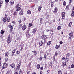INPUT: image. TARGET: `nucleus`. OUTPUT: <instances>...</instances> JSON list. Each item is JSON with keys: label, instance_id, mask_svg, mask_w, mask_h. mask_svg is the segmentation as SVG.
Here are the masks:
<instances>
[{"label": "nucleus", "instance_id": "obj_18", "mask_svg": "<svg viewBox=\"0 0 74 74\" xmlns=\"http://www.w3.org/2000/svg\"><path fill=\"white\" fill-rule=\"evenodd\" d=\"M72 23H73L71 21L68 24V26L69 27H71V25H72Z\"/></svg>", "mask_w": 74, "mask_h": 74}, {"label": "nucleus", "instance_id": "obj_63", "mask_svg": "<svg viewBox=\"0 0 74 74\" xmlns=\"http://www.w3.org/2000/svg\"><path fill=\"white\" fill-rule=\"evenodd\" d=\"M29 73H30V71H27V74H29Z\"/></svg>", "mask_w": 74, "mask_h": 74}, {"label": "nucleus", "instance_id": "obj_29", "mask_svg": "<svg viewBox=\"0 0 74 74\" xmlns=\"http://www.w3.org/2000/svg\"><path fill=\"white\" fill-rule=\"evenodd\" d=\"M66 15V13L64 12H62V13L61 14V15L62 16H65V15Z\"/></svg>", "mask_w": 74, "mask_h": 74}, {"label": "nucleus", "instance_id": "obj_49", "mask_svg": "<svg viewBox=\"0 0 74 74\" xmlns=\"http://www.w3.org/2000/svg\"><path fill=\"white\" fill-rule=\"evenodd\" d=\"M31 64H28V66H27V68H29V67H30V66H31Z\"/></svg>", "mask_w": 74, "mask_h": 74}, {"label": "nucleus", "instance_id": "obj_10", "mask_svg": "<svg viewBox=\"0 0 74 74\" xmlns=\"http://www.w3.org/2000/svg\"><path fill=\"white\" fill-rule=\"evenodd\" d=\"M41 38L43 40H45L47 38V36L42 35L41 36Z\"/></svg>", "mask_w": 74, "mask_h": 74}, {"label": "nucleus", "instance_id": "obj_45", "mask_svg": "<svg viewBox=\"0 0 74 74\" xmlns=\"http://www.w3.org/2000/svg\"><path fill=\"white\" fill-rule=\"evenodd\" d=\"M62 19H65V16H62Z\"/></svg>", "mask_w": 74, "mask_h": 74}, {"label": "nucleus", "instance_id": "obj_22", "mask_svg": "<svg viewBox=\"0 0 74 74\" xmlns=\"http://www.w3.org/2000/svg\"><path fill=\"white\" fill-rule=\"evenodd\" d=\"M36 32H37V29L36 28H35L34 29H33V32L34 33H35Z\"/></svg>", "mask_w": 74, "mask_h": 74}, {"label": "nucleus", "instance_id": "obj_62", "mask_svg": "<svg viewBox=\"0 0 74 74\" xmlns=\"http://www.w3.org/2000/svg\"><path fill=\"white\" fill-rule=\"evenodd\" d=\"M65 57H63L62 58V60H65Z\"/></svg>", "mask_w": 74, "mask_h": 74}, {"label": "nucleus", "instance_id": "obj_19", "mask_svg": "<svg viewBox=\"0 0 74 74\" xmlns=\"http://www.w3.org/2000/svg\"><path fill=\"white\" fill-rule=\"evenodd\" d=\"M10 4L11 5H14V1H10Z\"/></svg>", "mask_w": 74, "mask_h": 74}, {"label": "nucleus", "instance_id": "obj_28", "mask_svg": "<svg viewBox=\"0 0 74 74\" xmlns=\"http://www.w3.org/2000/svg\"><path fill=\"white\" fill-rule=\"evenodd\" d=\"M36 67L37 69H39L40 68V65L39 64H38L36 66Z\"/></svg>", "mask_w": 74, "mask_h": 74}, {"label": "nucleus", "instance_id": "obj_2", "mask_svg": "<svg viewBox=\"0 0 74 74\" xmlns=\"http://www.w3.org/2000/svg\"><path fill=\"white\" fill-rule=\"evenodd\" d=\"M12 41V36L9 35L8 36V39H7V42L8 44L11 42V41Z\"/></svg>", "mask_w": 74, "mask_h": 74}, {"label": "nucleus", "instance_id": "obj_13", "mask_svg": "<svg viewBox=\"0 0 74 74\" xmlns=\"http://www.w3.org/2000/svg\"><path fill=\"white\" fill-rule=\"evenodd\" d=\"M32 52H34V56H36L37 55V51H36V50H35L34 51H32Z\"/></svg>", "mask_w": 74, "mask_h": 74}, {"label": "nucleus", "instance_id": "obj_54", "mask_svg": "<svg viewBox=\"0 0 74 74\" xmlns=\"http://www.w3.org/2000/svg\"><path fill=\"white\" fill-rule=\"evenodd\" d=\"M44 68H43V67H41L40 68V69L41 70H42Z\"/></svg>", "mask_w": 74, "mask_h": 74}, {"label": "nucleus", "instance_id": "obj_34", "mask_svg": "<svg viewBox=\"0 0 74 74\" xmlns=\"http://www.w3.org/2000/svg\"><path fill=\"white\" fill-rule=\"evenodd\" d=\"M31 26H32V23H29L28 25V27H31Z\"/></svg>", "mask_w": 74, "mask_h": 74}, {"label": "nucleus", "instance_id": "obj_52", "mask_svg": "<svg viewBox=\"0 0 74 74\" xmlns=\"http://www.w3.org/2000/svg\"><path fill=\"white\" fill-rule=\"evenodd\" d=\"M5 2L6 3H8L9 2V0H5Z\"/></svg>", "mask_w": 74, "mask_h": 74}, {"label": "nucleus", "instance_id": "obj_12", "mask_svg": "<svg viewBox=\"0 0 74 74\" xmlns=\"http://www.w3.org/2000/svg\"><path fill=\"white\" fill-rule=\"evenodd\" d=\"M43 42L42 41H41L39 42V47H41V46H42L43 45Z\"/></svg>", "mask_w": 74, "mask_h": 74}, {"label": "nucleus", "instance_id": "obj_8", "mask_svg": "<svg viewBox=\"0 0 74 74\" xmlns=\"http://www.w3.org/2000/svg\"><path fill=\"white\" fill-rule=\"evenodd\" d=\"M7 64L4 63L3 64L2 69L3 70L4 69V68H7Z\"/></svg>", "mask_w": 74, "mask_h": 74}, {"label": "nucleus", "instance_id": "obj_4", "mask_svg": "<svg viewBox=\"0 0 74 74\" xmlns=\"http://www.w3.org/2000/svg\"><path fill=\"white\" fill-rule=\"evenodd\" d=\"M8 27L10 29V31L11 33H12V30H13V27L12 26V25H8Z\"/></svg>", "mask_w": 74, "mask_h": 74}, {"label": "nucleus", "instance_id": "obj_47", "mask_svg": "<svg viewBox=\"0 0 74 74\" xmlns=\"http://www.w3.org/2000/svg\"><path fill=\"white\" fill-rule=\"evenodd\" d=\"M22 22V21L21 20V19H20L19 21H18V22H19V24L21 23Z\"/></svg>", "mask_w": 74, "mask_h": 74}, {"label": "nucleus", "instance_id": "obj_25", "mask_svg": "<svg viewBox=\"0 0 74 74\" xmlns=\"http://www.w3.org/2000/svg\"><path fill=\"white\" fill-rule=\"evenodd\" d=\"M2 5H3V1L1 0H0V8L2 6Z\"/></svg>", "mask_w": 74, "mask_h": 74}, {"label": "nucleus", "instance_id": "obj_48", "mask_svg": "<svg viewBox=\"0 0 74 74\" xmlns=\"http://www.w3.org/2000/svg\"><path fill=\"white\" fill-rule=\"evenodd\" d=\"M53 58V61H55V56H54Z\"/></svg>", "mask_w": 74, "mask_h": 74}, {"label": "nucleus", "instance_id": "obj_5", "mask_svg": "<svg viewBox=\"0 0 74 74\" xmlns=\"http://www.w3.org/2000/svg\"><path fill=\"white\" fill-rule=\"evenodd\" d=\"M21 28L23 31H25V30L26 29V25L25 24L24 25H23L21 27Z\"/></svg>", "mask_w": 74, "mask_h": 74}, {"label": "nucleus", "instance_id": "obj_50", "mask_svg": "<svg viewBox=\"0 0 74 74\" xmlns=\"http://www.w3.org/2000/svg\"><path fill=\"white\" fill-rule=\"evenodd\" d=\"M66 55V56H67V57H69L70 56V53H67Z\"/></svg>", "mask_w": 74, "mask_h": 74}, {"label": "nucleus", "instance_id": "obj_51", "mask_svg": "<svg viewBox=\"0 0 74 74\" xmlns=\"http://www.w3.org/2000/svg\"><path fill=\"white\" fill-rule=\"evenodd\" d=\"M58 53H57V52H56L55 53V56H58Z\"/></svg>", "mask_w": 74, "mask_h": 74}, {"label": "nucleus", "instance_id": "obj_21", "mask_svg": "<svg viewBox=\"0 0 74 74\" xmlns=\"http://www.w3.org/2000/svg\"><path fill=\"white\" fill-rule=\"evenodd\" d=\"M59 48H60V45H56V49H59Z\"/></svg>", "mask_w": 74, "mask_h": 74}, {"label": "nucleus", "instance_id": "obj_42", "mask_svg": "<svg viewBox=\"0 0 74 74\" xmlns=\"http://www.w3.org/2000/svg\"><path fill=\"white\" fill-rule=\"evenodd\" d=\"M71 68H72L73 69V68H74V65L73 64H72L71 66Z\"/></svg>", "mask_w": 74, "mask_h": 74}, {"label": "nucleus", "instance_id": "obj_11", "mask_svg": "<svg viewBox=\"0 0 74 74\" xmlns=\"http://www.w3.org/2000/svg\"><path fill=\"white\" fill-rule=\"evenodd\" d=\"M66 65V62H62V67H65Z\"/></svg>", "mask_w": 74, "mask_h": 74}, {"label": "nucleus", "instance_id": "obj_60", "mask_svg": "<svg viewBox=\"0 0 74 74\" xmlns=\"http://www.w3.org/2000/svg\"><path fill=\"white\" fill-rule=\"evenodd\" d=\"M14 74H18V73L17 72H15L14 73Z\"/></svg>", "mask_w": 74, "mask_h": 74}, {"label": "nucleus", "instance_id": "obj_26", "mask_svg": "<svg viewBox=\"0 0 74 74\" xmlns=\"http://www.w3.org/2000/svg\"><path fill=\"white\" fill-rule=\"evenodd\" d=\"M51 7H54V3L53 2H51Z\"/></svg>", "mask_w": 74, "mask_h": 74}, {"label": "nucleus", "instance_id": "obj_40", "mask_svg": "<svg viewBox=\"0 0 74 74\" xmlns=\"http://www.w3.org/2000/svg\"><path fill=\"white\" fill-rule=\"evenodd\" d=\"M51 44V41H49L47 43V45H49Z\"/></svg>", "mask_w": 74, "mask_h": 74}, {"label": "nucleus", "instance_id": "obj_20", "mask_svg": "<svg viewBox=\"0 0 74 74\" xmlns=\"http://www.w3.org/2000/svg\"><path fill=\"white\" fill-rule=\"evenodd\" d=\"M69 58H66L65 59V62H69Z\"/></svg>", "mask_w": 74, "mask_h": 74}, {"label": "nucleus", "instance_id": "obj_53", "mask_svg": "<svg viewBox=\"0 0 74 74\" xmlns=\"http://www.w3.org/2000/svg\"><path fill=\"white\" fill-rule=\"evenodd\" d=\"M19 29H20L22 27V24H20V25H19Z\"/></svg>", "mask_w": 74, "mask_h": 74}, {"label": "nucleus", "instance_id": "obj_36", "mask_svg": "<svg viewBox=\"0 0 74 74\" xmlns=\"http://www.w3.org/2000/svg\"><path fill=\"white\" fill-rule=\"evenodd\" d=\"M53 65V64H52V62H51L50 63L49 66H51V68H52V66Z\"/></svg>", "mask_w": 74, "mask_h": 74}, {"label": "nucleus", "instance_id": "obj_46", "mask_svg": "<svg viewBox=\"0 0 74 74\" xmlns=\"http://www.w3.org/2000/svg\"><path fill=\"white\" fill-rule=\"evenodd\" d=\"M19 4H17L16 5V8H18V7H19Z\"/></svg>", "mask_w": 74, "mask_h": 74}, {"label": "nucleus", "instance_id": "obj_56", "mask_svg": "<svg viewBox=\"0 0 74 74\" xmlns=\"http://www.w3.org/2000/svg\"><path fill=\"white\" fill-rule=\"evenodd\" d=\"M20 49V51H22V49H23V47H21V48Z\"/></svg>", "mask_w": 74, "mask_h": 74}, {"label": "nucleus", "instance_id": "obj_24", "mask_svg": "<svg viewBox=\"0 0 74 74\" xmlns=\"http://www.w3.org/2000/svg\"><path fill=\"white\" fill-rule=\"evenodd\" d=\"M69 7H70V5H67L66 7L65 10H69Z\"/></svg>", "mask_w": 74, "mask_h": 74}, {"label": "nucleus", "instance_id": "obj_3", "mask_svg": "<svg viewBox=\"0 0 74 74\" xmlns=\"http://www.w3.org/2000/svg\"><path fill=\"white\" fill-rule=\"evenodd\" d=\"M74 35V34H73V32H72L71 31V32L69 33V36L70 37L69 38V40H71V37L73 36V35Z\"/></svg>", "mask_w": 74, "mask_h": 74}, {"label": "nucleus", "instance_id": "obj_33", "mask_svg": "<svg viewBox=\"0 0 74 74\" xmlns=\"http://www.w3.org/2000/svg\"><path fill=\"white\" fill-rule=\"evenodd\" d=\"M14 16H15V15H17V13H16V12H14L13 14Z\"/></svg>", "mask_w": 74, "mask_h": 74}, {"label": "nucleus", "instance_id": "obj_7", "mask_svg": "<svg viewBox=\"0 0 74 74\" xmlns=\"http://www.w3.org/2000/svg\"><path fill=\"white\" fill-rule=\"evenodd\" d=\"M23 9H21V10L20 12L19 13V14L20 15H21H21H23Z\"/></svg>", "mask_w": 74, "mask_h": 74}, {"label": "nucleus", "instance_id": "obj_14", "mask_svg": "<svg viewBox=\"0 0 74 74\" xmlns=\"http://www.w3.org/2000/svg\"><path fill=\"white\" fill-rule=\"evenodd\" d=\"M15 51H16V49H14L12 53V55H14L15 54Z\"/></svg>", "mask_w": 74, "mask_h": 74}, {"label": "nucleus", "instance_id": "obj_61", "mask_svg": "<svg viewBox=\"0 0 74 74\" xmlns=\"http://www.w3.org/2000/svg\"><path fill=\"white\" fill-rule=\"evenodd\" d=\"M60 44H63V42L62 41L60 42Z\"/></svg>", "mask_w": 74, "mask_h": 74}, {"label": "nucleus", "instance_id": "obj_44", "mask_svg": "<svg viewBox=\"0 0 74 74\" xmlns=\"http://www.w3.org/2000/svg\"><path fill=\"white\" fill-rule=\"evenodd\" d=\"M50 71V70H49V69H48L47 71V74H49V73Z\"/></svg>", "mask_w": 74, "mask_h": 74}, {"label": "nucleus", "instance_id": "obj_43", "mask_svg": "<svg viewBox=\"0 0 74 74\" xmlns=\"http://www.w3.org/2000/svg\"><path fill=\"white\" fill-rule=\"evenodd\" d=\"M47 56L46 54H45L44 55V58H45V59H47Z\"/></svg>", "mask_w": 74, "mask_h": 74}, {"label": "nucleus", "instance_id": "obj_15", "mask_svg": "<svg viewBox=\"0 0 74 74\" xmlns=\"http://www.w3.org/2000/svg\"><path fill=\"white\" fill-rule=\"evenodd\" d=\"M27 14H28V15H30V14H32V12H31V11H30V10H29L27 11Z\"/></svg>", "mask_w": 74, "mask_h": 74}, {"label": "nucleus", "instance_id": "obj_39", "mask_svg": "<svg viewBox=\"0 0 74 74\" xmlns=\"http://www.w3.org/2000/svg\"><path fill=\"white\" fill-rule=\"evenodd\" d=\"M42 59H43V57L41 56L39 58L40 61H41V60H42Z\"/></svg>", "mask_w": 74, "mask_h": 74}, {"label": "nucleus", "instance_id": "obj_16", "mask_svg": "<svg viewBox=\"0 0 74 74\" xmlns=\"http://www.w3.org/2000/svg\"><path fill=\"white\" fill-rule=\"evenodd\" d=\"M26 36L27 38H29V37H30V33H27V34H26Z\"/></svg>", "mask_w": 74, "mask_h": 74}, {"label": "nucleus", "instance_id": "obj_64", "mask_svg": "<svg viewBox=\"0 0 74 74\" xmlns=\"http://www.w3.org/2000/svg\"><path fill=\"white\" fill-rule=\"evenodd\" d=\"M32 74H36V73L35 72H33Z\"/></svg>", "mask_w": 74, "mask_h": 74}, {"label": "nucleus", "instance_id": "obj_31", "mask_svg": "<svg viewBox=\"0 0 74 74\" xmlns=\"http://www.w3.org/2000/svg\"><path fill=\"white\" fill-rule=\"evenodd\" d=\"M63 5H64V6H66V5L67 4V3L66 1H64L63 3Z\"/></svg>", "mask_w": 74, "mask_h": 74}, {"label": "nucleus", "instance_id": "obj_57", "mask_svg": "<svg viewBox=\"0 0 74 74\" xmlns=\"http://www.w3.org/2000/svg\"><path fill=\"white\" fill-rule=\"evenodd\" d=\"M43 20V19L42 18H40V22H42Z\"/></svg>", "mask_w": 74, "mask_h": 74}, {"label": "nucleus", "instance_id": "obj_38", "mask_svg": "<svg viewBox=\"0 0 74 74\" xmlns=\"http://www.w3.org/2000/svg\"><path fill=\"white\" fill-rule=\"evenodd\" d=\"M58 30H60L61 29V27L60 26H58L57 27Z\"/></svg>", "mask_w": 74, "mask_h": 74}, {"label": "nucleus", "instance_id": "obj_30", "mask_svg": "<svg viewBox=\"0 0 74 74\" xmlns=\"http://www.w3.org/2000/svg\"><path fill=\"white\" fill-rule=\"evenodd\" d=\"M21 9V8L20 7H19L17 9L16 11H20Z\"/></svg>", "mask_w": 74, "mask_h": 74}, {"label": "nucleus", "instance_id": "obj_17", "mask_svg": "<svg viewBox=\"0 0 74 74\" xmlns=\"http://www.w3.org/2000/svg\"><path fill=\"white\" fill-rule=\"evenodd\" d=\"M58 74H63V73L62 71L61 70H59L58 72Z\"/></svg>", "mask_w": 74, "mask_h": 74}, {"label": "nucleus", "instance_id": "obj_9", "mask_svg": "<svg viewBox=\"0 0 74 74\" xmlns=\"http://www.w3.org/2000/svg\"><path fill=\"white\" fill-rule=\"evenodd\" d=\"M10 66L11 68L13 69L15 67V64L14 63H12L10 64Z\"/></svg>", "mask_w": 74, "mask_h": 74}, {"label": "nucleus", "instance_id": "obj_32", "mask_svg": "<svg viewBox=\"0 0 74 74\" xmlns=\"http://www.w3.org/2000/svg\"><path fill=\"white\" fill-rule=\"evenodd\" d=\"M9 54H10V53L7 52L5 54V56H8L9 55Z\"/></svg>", "mask_w": 74, "mask_h": 74}, {"label": "nucleus", "instance_id": "obj_23", "mask_svg": "<svg viewBox=\"0 0 74 74\" xmlns=\"http://www.w3.org/2000/svg\"><path fill=\"white\" fill-rule=\"evenodd\" d=\"M20 65L18 64L17 66V68H16V69L17 70H19L20 69Z\"/></svg>", "mask_w": 74, "mask_h": 74}, {"label": "nucleus", "instance_id": "obj_37", "mask_svg": "<svg viewBox=\"0 0 74 74\" xmlns=\"http://www.w3.org/2000/svg\"><path fill=\"white\" fill-rule=\"evenodd\" d=\"M16 53L17 55H19V53H21L19 51H17L16 52Z\"/></svg>", "mask_w": 74, "mask_h": 74}, {"label": "nucleus", "instance_id": "obj_6", "mask_svg": "<svg viewBox=\"0 0 74 74\" xmlns=\"http://www.w3.org/2000/svg\"><path fill=\"white\" fill-rule=\"evenodd\" d=\"M57 12H58V8L56 7H55L54 11H53V13L54 14H55L57 13Z\"/></svg>", "mask_w": 74, "mask_h": 74}, {"label": "nucleus", "instance_id": "obj_27", "mask_svg": "<svg viewBox=\"0 0 74 74\" xmlns=\"http://www.w3.org/2000/svg\"><path fill=\"white\" fill-rule=\"evenodd\" d=\"M42 7L41 6H39L38 9V10L39 11H41V10Z\"/></svg>", "mask_w": 74, "mask_h": 74}, {"label": "nucleus", "instance_id": "obj_55", "mask_svg": "<svg viewBox=\"0 0 74 74\" xmlns=\"http://www.w3.org/2000/svg\"><path fill=\"white\" fill-rule=\"evenodd\" d=\"M69 3H71L72 1H73V0H69Z\"/></svg>", "mask_w": 74, "mask_h": 74}, {"label": "nucleus", "instance_id": "obj_35", "mask_svg": "<svg viewBox=\"0 0 74 74\" xmlns=\"http://www.w3.org/2000/svg\"><path fill=\"white\" fill-rule=\"evenodd\" d=\"M4 33V31L1 30V34L3 35Z\"/></svg>", "mask_w": 74, "mask_h": 74}, {"label": "nucleus", "instance_id": "obj_58", "mask_svg": "<svg viewBox=\"0 0 74 74\" xmlns=\"http://www.w3.org/2000/svg\"><path fill=\"white\" fill-rule=\"evenodd\" d=\"M45 69L47 68V64H46L45 66Z\"/></svg>", "mask_w": 74, "mask_h": 74}, {"label": "nucleus", "instance_id": "obj_1", "mask_svg": "<svg viewBox=\"0 0 74 74\" xmlns=\"http://www.w3.org/2000/svg\"><path fill=\"white\" fill-rule=\"evenodd\" d=\"M8 15L7 14H5V17L3 18V22H10V18H7Z\"/></svg>", "mask_w": 74, "mask_h": 74}, {"label": "nucleus", "instance_id": "obj_41", "mask_svg": "<svg viewBox=\"0 0 74 74\" xmlns=\"http://www.w3.org/2000/svg\"><path fill=\"white\" fill-rule=\"evenodd\" d=\"M30 28H28V30H27V33H30Z\"/></svg>", "mask_w": 74, "mask_h": 74}, {"label": "nucleus", "instance_id": "obj_59", "mask_svg": "<svg viewBox=\"0 0 74 74\" xmlns=\"http://www.w3.org/2000/svg\"><path fill=\"white\" fill-rule=\"evenodd\" d=\"M16 40H20V37H18L16 38Z\"/></svg>", "mask_w": 74, "mask_h": 74}]
</instances>
